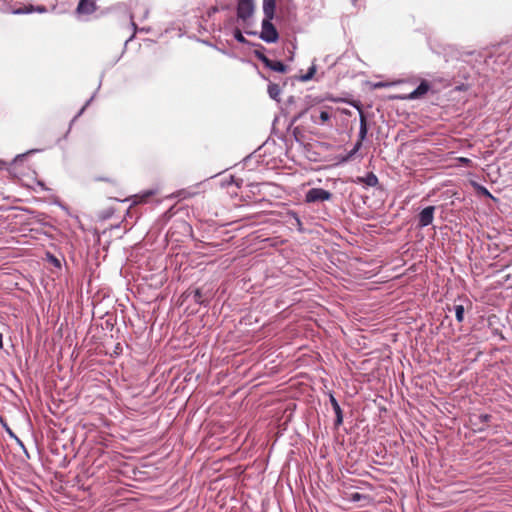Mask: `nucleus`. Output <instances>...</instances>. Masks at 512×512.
<instances>
[{
  "instance_id": "2eb2a0df",
  "label": "nucleus",
  "mask_w": 512,
  "mask_h": 512,
  "mask_svg": "<svg viewBox=\"0 0 512 512\" xmlns=\"http://www.w3.org/2000/svg\"><path fill=\"white\" fill-rule=\"evenodd\" d=\"M455 317L458 322H462L464 319V307L462 305L455 306Z\"/></svg>"
},
{
  "instance_id": "39448f33",
  "label": "nucleus",
  "mask_w": 512,
  "mask_h": 512,
  "mask_svg": "<svg viewBox=\"0 0 512 512\" xmlns=\"http://www.w3.org/2000/svg\"><path fill=\"white\" fill-rule=\"evenodd\" d=\"M434 206H428L419 213V226L426 227L433 222L434 219Z\"/></svg>"
},
{
  "instance_id": "7ed1b4c3",
  "label": "nucleus",
  "mask_w": 512,
  "mask_h": 512,
  "mask_svg": "<svg viewBox=\"0 0 512 512\" xmlns=\"http://www.w3.org/2000/svg\"><path fill=\"white\" fill-rule=\"evenodd\" d=\"M430 88H431V86H430L429 82L426 80H422L421 83L419 84V86L415 90H413L411 93H409L407 95L397 96L396 98L400 99V100L420 99V98H423L428 93Z\"/></svg>"
},
{
  "instance_id": "a878e982",
  "label": "nucleus",
  "mask_w": 512,
  "mask_h": 512,
  "mask_svg": "<svg viewBox=\"0 0 512 512\" xmlns=\"http://www.w3.org/2000/svg\"><path fill=\"white\" fill-rule=\"evenodd\" d=\"M24 155H17V157H15V160H18V158L20 157H23Z\"/></svg>"
},
{
  "instance_id": "423d86ee",
  "label": "nucleus",
  "mask_w": 512,
  "mask_h": 512,
  "mask_svg": "<svg viewBox=\"0 0 512 512\" xmlns=\"http://www.w3.org/2000/svg\"><path fill=\"white\" fill-rule=\"evenodd\" d=\"M259 58L264 63V65L266 67H268L269 69H271L273 71H276L279 73H285L287 70L286 66L281 61L271 60L264 55H261Z\"/></svg>"
},
{
  "instance_id": "4468645a",
  "label": "nucleus",
  "mask_w": 512,
  "mask_h": 512,
  "mask_svg": "<svg viewBox=\"0 0 512 512\" xmlns=\"http://www.w3.org/2000/svg\"><path fill=\"white\" fill-rule=\"evenodd\" d=\"M362 147V143L356 142L352 150L343 159L344 161L350 160Z\"/></svg>"
},
{
  "instance_id": "9b49d317",
  "label": "nucleus",
  "mask_w": 512,
  "mask_h": 512,
  "mask_svg": "<svg viewBox=\"0 0 512 512\" xmlns=\"http://www.w3.org/2000/svg\"><path fill=\"white\" fill-rule=\"evenodd\" d=\"M358 182H362L367 186L374 187L378 184V178L374 173H368L365 177H359Z\"/></svg>"
},
{
  "instance_id": "6e6552de",
  "label": "nucleus",
  "mask_w": 512,
  "mask_h": 512,
  "mask_svg": "<svg viewBox=\"0 0 512 512\" xmlns=\"http://www.w3.org/2000/svg\"><path fill=\"white\" fill-rule=\"evenodd\" d=\"M276 9V0H263L264 17L274 18Z\"/></svg>"
},
{
  "instance_id": "393cba45",
  "label": "nucleus",
  "mask_w": 512,
  "mask_h": 512,
  "mask_svg": "<svg viewBox=\"0 0 512 512\" xmlns=\"http://www.w3.org/2000/svg\"><path fill=\"white\" fill-rule=\"evenodd\" d=\"M24 155H17V157H15V160H18V158L20 157H23Z\"/></svg>"
},
{
  "instance_id": "f257e3e1",
  "label": "nucleus",
  "mask_w": 512,
  "mask_h": 512,
  "mask_svg": "<svg viewBox=\"0 0 512 512\" xmlns=\"http://www.w3.org/2000/svg\"><path fill=\"white\" fill-rule=\"evenodd\" d=\"M272 19L264 17L262 21L260 38L267 43H275L279 38L277 30L271 22Z\"/></svg>"
},
{
  "instance_id": "b1692460",
  "label": "nucleus",
  "mask_w": 512,
  "mask_h": 512,
  "mask_svg": "<svg viewBox=\"0 0 512 512\" xmlns=\"http://www.w3.org/2000/svg\"><path fill=\"white\" fill-rule=\"evenodd\" d=\"M489 417H490L489 415H484V416H483V418H484V420H485V421H487V420L489 419Z\"/></svg>"
},
{
  "instance_id": "6ab92c4d",
  "label": "nucleus",
  "mask_w": 512,
  "mask_h": 512,
  "mask_svg": "<svg viewBox=\"0 0 512 512\" xmlns=\"http://www.w3.org/2000/svg\"><path fill=\"white\" fill-rule=\"evenodd\" d=\"M32 11V8H27V9H16L13 11L14 14H24V13H29Z\"/></svg>"
},
{
  "instance_id": "9d476101",
  "label": "nucleus",
  "mask_w": 512,
  "mask_h": 512,
  "mask_svg": "<svg viewBox=\"0 0 512 512\" xmlns=\"http://www.w3.org/2000/svg\"><path fill=\"white\" fill-rule=\"evenodd\" d=\"M367 131H368V129H367L366 117L364 116V114L362 112H360V129H359L357 142L362 143L364 141V139L367 136Z\"/></svg>"
},
{
  "instance_id": "bb28decb",
  "label": "nucleus",
  "mask_w": 512,
  "mask_h": 512,
  "mask_svg": "<svg viewBox=\"0 0 512 512\" xmlns=\"http://www.w3.org/2000/svg\"><path fill=\"white\" fill-rule=\"evenodd\" d=\"M484 191L487 195H490L489 191H487L486 189H484Z\"/></svg>"
},
{
  "instance_id": "dca6fc26",
  "label": "nucleus",
  "mask_w": 512,
  "mask_h": 512,
  "mask_svg": "<svg viewBox=\"0 0 512 512\" xmlns=\"http://www.w3.org/2000/svg\"><path fill=\"white\" fill-rule=\"evenodd\" d=\"M315 72H316V67L315 66L310 67L307 74H305L301 77V80L304 82L309 81L310 79H312Z\"/></svg>"
},
{
  "instance_id": "a211bd4d",
  "label": "nucleus",
  "mask_w": 512,
  "mask_h": 512,
  "mask_svg": "<svg viewBox=\"0 0 512 512\" xmlns=\"http://www.w3.org/2000/svg\"><path fill=\"white\" fill-rule=\"evenodd\" d=\"M194 301L199 303V304H203L204 303V300L202 299V293H201V290L200 289H196L194 291Z\"/></svg>"
},
{
  "instance_id": "f03ea898",
  "label": "nucleus",
  "mask_w": 512,
  "mask_h": 512,
  "mask_svg": "<svg viewBox=\"0 0 512 512\" xmlns=\"http://www.w3.org/2000/svg\"><path fill=\"white\" fill-rule=\"evenodd\" d=\"M332 198V193L322 188H312L305 194L307 203H316L328 201Z\"/></svg>"
},
{
  "instance_id": "20e7f679",
  "label": "nucleus",
  "mask_w": 512,
  "mask_h": 512,
  "mask_svg": "<svg viewBox=\"0 0 512 512\" xmlns=\"http://www.w3.org/2000/svg\"><path fill=\"white\" fill-rule=\"evenodd\" d=\"M254 13L253 0H239L237 6V17L243 21L249 19Z\"/></svg>"
},
{
  "instance_id": "ddd939ff",
  "label": "nucleus",
  "mask_w": 512,
  "mask_h": 512,
  "mask_svg": "<svg viewBox=\"0 0 512 512\" xmlns=\"http://www.w3.org/2000/svg\"><path fill=\"white\" fill-rule=\"evenodd\" d=\"M311 118H312V121L314 123H316V124H318V123L323 124V123L327 122L330 119V114L327 111L323 110L319 114V117H318L319 121L313 115L311 116Z\"/></svg>"
},
{
  "instance_id": "f3484780",
  "label": "nucleus",
  "mask_w": 512,
  "mask_h": 512,
  "mask_svg": "<svg viewBox=\"0 0 512 512\" xmlns=\"http://www.w3.org/2000/svg\"><path fill=\"white\" fill-rule=\"evenodd\" d=\"M234 38L239 43H246V39H245V37L243 36V34L241 33V31L239 29H235V31H234Z\"/></svg>"
},
{
  "instance_id": "aec40b11",
  "label": "nucleus",
  "mask_w": 512,
  "mask_h": 512,
  "mask_svg": "<svg viewBox=\"0 0 512 512\" xmlns=\"http://www.w3.org/2000/svg\"><path fill=\"white\" fill-rule=\"evenodd\" d=\"M389 84L384 82H378L374 85L375 88L387 87Z\"/></svg>"
},
{
  "instance_id": "f8f14e48",
  "label": "nucleus",
  "mask_w": 512,
  "mask_h": 512,
  "mask_svg": "<svg viewBox=\"0 0 512 512\" xmlns=\"http://www.w3.org/2000/svg\"><path fill=\"white\" fill-rule=\"evenodd\" d=\"M268 94H269V96L272 99H274L276 101H279L280 100L279 96L281 94V89H280L279 85L273 84V83L269 84V86H268Z\"/></svg>"
},
{
  "instance_id": "0eeeda50",
  "label": "nucleus",
  "mask_w": 512,
  "mask_h": 512,
  "mask_svg": "<svg viewBox=\"0 0 512 512\" xmlns=\"http://www.w3.org/2000/svg\"><path fill=\"white\" fill-rule=\"evenodd\" d=\"M95 9L96 5L92 0H81L77 7V11L81 14H91Z\"/></svg>"
},
{
  "instance_id": "1a4fd4ad",
  "label": "nucleus",
  "mask_w": 512,
  "mask_h": 512,
  "mask_svg": "<svg viewBox=\"0 0 512 512\" xmlns=\"http://www.w3.org/2000/svg\"><path fill=\"white\" fill-rule=\"evenodd\" d=\"M330 403H331L333 410L336 414V425L337 426L341 425L343 422L342 410L340 408L339 403L337 402V400L335 399V397L333 395H330Z\"/></svg>"
},
{
  "instance_id": "4be33fe9",
  "label": "nucleus",
  "mask_w": 512,
  "mask_h": 512,
  "mask_svg": "<svg viewBox=\"0 0 512 512\" xmlns=\"http://www.w3.org/2000/svg\"><path fill=\"white\" fill-rule=\"evenodd\" d=\"M3 347V338L2 334H0V349Z\"/></svg>"
},
{
  "instance_id": "412c9836",
  "label": "nucleus",
  "mask_w": 512,
  "mask_h": 512,
  "mask_svg": "<svg viewBox=\"0 0 512 512\" xmlns=\"http://www.w3.org/2000/svg\"><path fill=\"white\" fill-rule=\"evenodd\" d=\"M353 500H359L360 499V494L358 493H355L352 497Z\"/></svg>"
},
{
  "instance_id": "5701e85b",
  "label": "nucleus",
  "mask_w": 512,
  "mask_h": 512,
  "mask_svg": "<svg viewBox=\"0 0 512 512\" xmlns=\"http://www.w3.org/2000/svg\"><path fill=\"white\" fill-rule=\"evenodd\" d=\"M461 161H462V162H464V163H468V162H470V160H469V159H467V158H461Z\"/></svg>"
}]
</instances>
